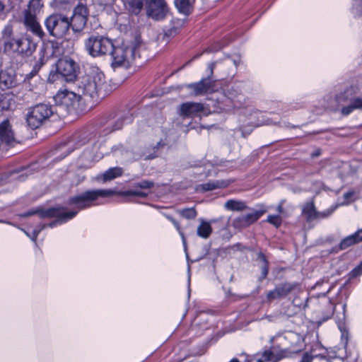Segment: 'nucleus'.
I'll return each instance as SVG.
<instances>
[{
    "label": "nucleus",
    "instance_id": "f257e3e1",
    "mask_svg": "<svg viewBox=\"0 0 362 362\" xmlns=\"http://www.w3.org/2000/svg\"><path fill=\"white\" fill-rule=\"evenodd\" d=\"M77 93L64 91L54 97L57 103L68 109L74 107L82 96L89 97L94 102L104 98L112 91V86L105 80V74L96 69L90 74L83 76L77 81Z\"/></svg>",
    "mask_w": 362,
    "mask_h": 362
},
{
    "label": "nucleus",
    "instance_id": "f03ea898",
    "mask_svg": "<svg viewBox=\"0 0 362 362\" xmlns=\"http://www.w3.org/2000/svg\"><path fill=\"white\" fill-rule=\"evenodd\" d=\"M119 195L123 197H138L144 198L148 194L136 189H130L127 191H115L112 189H92L87 190L80 194L71 197L67 202L69 205H74L78 210H83L94 206L95 202L100 197H108L112 195Z\"/></svg>",
    "mask_w": 362,
    "mask_h": 362
},
{
    "label": "nucleus",
    "instance_id": "7ed1b4c3",
    "mask_svg": "<svg viewBox=\"0 0 362 362\" xmlns=\"http://www.w3.org/2000/svg\"><path fill=\"white\" fill-rule=\"evenodd\" d=\"M140 47V41L136 38L131 43L123 42L119 46L112 45L110 52L112 56V67L128 69L135 59L137 51Z\"/></svg>",
    "mask_w": 362,
    "mask_h": 362
},
{
    "label": "nucleus",
    "instance_id": "20e7f679",
    "mask_svg": "<svg viewBox=\"0 0 362 362\" xmlns=\"http://www.w3.org/2000/svg\"><path fill=\"white\" fill-rule=\"evenodd\" d=\"M79 66L70 57H65L59 59L55 64V71H51L48 80L50 82L62 78L66 81H74L78 72Z\"/></svg>",
    "mask_w": 362,
    "mask_h": 362
},
{
    "label": "nucleus",
    "instance_id": "39448f33",
    "mask_svg": "<svg viewBox=\"0 0 362 362\" xmlns=\"http://www.w3.org/2000/svg\"><path fill=\"white\" fill-rule=\"evenodd\" d=\"M43 4L41 0H30L28 8L23 11V23L27 30L42 38L45 33L37 20V15L40 12Z\"/></svg>",
    "mask_w": 362,
    "mask_h": 362
},
{
    "label": "nucleus",
    "instance_id": "423d86ee",
    "mask_svg": "<svg viewBox=\"0 0 362 362\" xmlns=\"http://www.w3.org/2000/svg\"><path fill=\"white\" fill-rule=\"evenodd\" d=\"M77 213V211H64V209L62 207H55L47 209L31 210L23 214L22 216L27 217L37 214L41 218L56 217L57 219L48 225L52 228L57 224H62L73 218Z\"/></svg>",
    "mask_w": 362,
    "mask_h": 362
},
{
    "label": "nucleus",
    "instance_id": "0eeeda50",
    "mask_svg": "<svg viewBox=\"0 0 362 362\" xmlns=\"http://www.w3.org/2000/svg\"><path fill=\"white\" fill-rule=\"evenodd\" d=\"M57 107L45 103H40L32 107L26 117L28 125L33 129L40 127L54 113Z\"/></svg>",
    "mask_w": 362,
    "mask_h": 362
},
{
    "label": "nucleus",
    "instance_id": "6e6552de",
    "mask_svg": "<svg viewBox=\"0 0 362 362\" xmlns=\"http://www.w3.org/2000/svg\"><path fill=\"white\" fill-rule=\"evenodd\" d=\"M49 34L56 38H62L70 28L69 18L62 13H53L44 22Z\"/></svg>",
    "mask_w": 362,
    "mask_h": 362
},
{
    "label": "nucleus",
    "instance_id": "1a4fd4ad",
    "mask_svg": "<svg viewBox=\"0 0 362 362\" xmlns=\"http://www.w3.org/2000/svg\"><path fill=\"white\" fill-rule=\"evenodd\" d=\"M112 45L113 43L110 39L99 35H91L85 41L86 49L93 57H99L110 53Z\"/></svg>",
    "mask_w": 362,
    "mask_h": 362
},
{
    "label": "nucleus",
    "instance_id": "9d476101",
    "mask_svg": "<svg viewBox=\"0 0 362 362\" xmlns=\"http://www.w3.org/2000/svg\"><path fill=\"white\" fill-rule=\"evenodd\" d=\"M21 36L16 35L14 25L7 23L2 28L0 37V46L4 53L8 55H15V51L18 47Z\"/></svg>",
    "mask_w": 362,
    "mask_h": 362
},
{
    "label": "nucleus",
    "instance_id": "9b49d317",
    "mask_svg": "<svg viewBox=\"0 0 362 362\" xmlns=\"http://www.w3.org/2000/svg\"><path fill=\"white\" fill-rule=\"evenodd\" d=\"M89 12L86 5L79 3L75 8L73 15L69 19L70 28L74 33H80L85 28Z\"/></svg>",
    "mask_w": 362,
    "mask_h": 362
},
{
    "label": "nucleus",
    "instance_id": "f8f14e48",
    "mask_svg": "<svg viewBox=\"0 0 362 362\" xmlns=\"http://www.w3.org/2000/svg\"><path fill=\"white\" fill-rule=\"evenodd\" d=\"M146 15L154 21H161L169 14L165 0H148L146 5Z\"/></svg>",
    "mask_w": 362,
    "mask_h": 362
},
{
    "label": "nucleus",
    "instance_id": "ddd939ff",
    "mask_svg": "<svg viewBox=\"0 0 362 362\" xmlns=\"http://www.w3.org/2000/svg\"><path fill=\"white\" fill-rule=\"evenodd\" d=\"M298 284L295 282L280 284L267 293V300L271 303L274 300L284 298L295 290Z\"/></svg>",
    "mask_w": 362,
    "mask_h": 362
},
{
    "label": "nucleus",
    "instance_id": "4468645a",
    "mask_svg": "<svg viewBox=\"0 0 362 362\" xmlns=\"http://www.w3.org/2000/svg\"><path fill=\"white\" fill-rule=\"evenodd\" d=\"M265 211H259L252 209L250 212L240 215L232 221V226L237 229L247 228L256 222L264 214Z\"/></svg>",
    "mask_w": 362,
    "mask_h": 362
},
{
    "label": "nucleus",
    "instance_id": "2eb2a0df",
    "mask_svg": "<svg viewBox=\"0 0 362 362\" xmlns=\"http://www.w3.org/2000/svg\"><path fill=\"white\" fill-rule=\"evenodd\" d=\"M133 121V114L125 112L110 118L106 123L107 133H111L122 128L124 124H129Z\"/></svg>",
    "mask_w": 362,
    "mask_h": 362
},
{
    "label": "nucleus",
    "instance_id": "dca6fc26",
    "mask_svg": "<svg viewBox=\"0 0 362 362\" xmlns=\"http://www.w3.org/2000/svg\"><path fill=\"white\" fill-rule=\"evenodd\" d=\"M186 87L193 91V94L196 96L204 95L205 94L212 93L214 90V81L208 76L202 79L200 81L186 85Z\"/></svg>",
    "mask_w": 362,
    "mask_h": 362
},
{
    "label": "nucleus",
    "instance_id": "f3484780",
    "mask_svg": "<svg viewBox=\"0 0 362 362\" xmlns=\"http://www.w3.org/2000/svg\"><path fill=\"white\" fill-rule=\"evenodd\" d=\"M0 142L8 146H13L17 143L12 125L8 119H5L0 123Z\"/></svg>",
    "mask_w": 362,
    "mask_h": 362
},
{
    "label": "nucleus",
    "instance_id": "a211bd4d",
    "mask_svg": "<svg viewBox=\"0 0 362 362\" xmlns=\"http://www.w3.org/2000/svg\"><path fill=\"white\" fill-rule=\"evenodd\" d=\"M36 49V43L28 36H21L15 54L30 56Z\"/></svg>",
    "mask_w": 362,
    "mask_h": 362
},
{
    "label": "nucleus",
    "instance_id": "6ab92c4d",
    "mask_svg": "<svg viewBox=\"0 0 362 362\" xmlns=\"http://www.w3.org/2000/svg\"><path fill=\"white\" fill-rule=\"evenodd\" d=\"M356 88L354 87H349L346 88L343 93L337 95L336 96V100L334 102L336 104H330L327 105V107L331 111H337L339 106L350 101L352 103L354 99V95H356Z\"/></svg>",
    "mask_w": 362,
    "mask_h": 362
},
{
    "label": "nucleus",
    "instance_id": "aec40b11",
    "mask_svg": "<svg viewBox=\"0 0 362 362\" xmlns=\"http://www.w3.org/2000/svg\"><path fill=\"white\" fill-rule=\"evenodd\" d=\"M204 110V106L199 103H185L180 105V115L184 117H194Z\"/></svg>",
    "mask_w": 362,
    "mask_h": 362
},
{
    "label": "nucleus",
    "instance_id": "412c9836",
    "mask_svg": "<svg viewBox=\"0 0 362 362\" xmlns=\"http://www.w3.org/2000/svg\"><path fill=\"white\" fill-rule=\"evenodd\" d=\"M0 84L2 88H9L16 84V74L13 69H2L0 64Z\"/></svg>",
    "mask_w": 362,
    "mask_h": 362
},
{
    "label": "nucleus",
    "instance_id": "4be33fe9",
    "mask_svg": "<svg viewBox=\"0 0 362 362\" xmlns=\"http://www.w3.org/2000/svg\"><path fill=\"white\" fill-rule=\"evenodd\" d=\"M360 242H361V240L359 237L357 236V232H356L355 233L344 238L341 241L339 246L336 249V252H339V250H346L349 247L357 244Z\"/></svg>",
    "mask_w": 362,
    "mask_h": 362
},
{
    "label": "nucleus",
    "instance_id": "5701e85b",
    "mask_svg": "<svg viewBox=\"0 0 362 362\" xmlns=\"http://www.w3.org/2000/svg\"><path fill=\"white\" fill-rule=\"evenodd\" d=\"M200 224L197 227V234L199 237L207 239L212 233L213 229L209 222L205 221L204 219H199Z\"/></svg>",
    "mask_w": 362,
    "mask_h": 362
},
{
    "label": "nucleus",
    "instance_id": "b1692460",
    "mask_svg": "<svg viewBox=\"0 0 362 362\" xmlns=\"http://www.w3.org/2000/svg\"><path fill=\"white\" fill-rule=\"evenodd\" d=\"M148 0H124V4L130 12L134 14H139L143 9L144 4H147Z\"/></svg>",
    "mask_w": 362,
    "mask_h": 362
},
{
    "label": "nucleus",
    "instance_id": "393cba45",
    "mask_svg": "<svg viewBox=\"0 0 362 362\" xmlns=\"http://www.w3.org/2000/svg\"><path fill=\"white\" fill-rule=\"evenodd\" d=\"M225 209L233 211H242L247 209L245 202L240 200L229 199L224 204Z\"/></svg>",
    "mask_w": 362,
    "mask_h": 362
},
{
    "label": "nucleus",
    "instance_id": "a878e982",
    "mask_svg": "<svg viewBox=\"0 0 362 362\" xmlns=\"http://www.w3.org/2000/svg\"><path fill=\"white\" fill-rule=\"evenodd\" d=\"M175 5L179 12L185 15H189L193 8L191 0H175Z\"/></svg>",
    "mask_w": 362,
    "mask_h": 362
},
{
    "label": "nucleus",
    "instance_id": "bb28decb",
    "mask_svg": "<svg viewBox=\"0 0 362 362\" xmlns=\"http://www.w3.org/2000/svg\"><path fill=\"white\" fill-rule=\"evenodd\" d=\"M173 25L170 27L168 29H165L163 30V34H160L158 35V40L162 39L163 41L168 42V39L172 37L175 36L180 28V22L179 21H177V22H173Z\"/></svg>",
    "mask_w": 362,
    "mask_h": 362
},
{
    "label": "nucleus",
    "instance_id": "cd10ccee",
    "mask_svg": "<svg viewBox=\"0 0 362 362\" xmlns=\"http://www.w3.org/2000/svg\"><path fill=\"white\" fill-rule=\"evenodd\" d=\"M13 103L12 95L8 93H0V111L10 110Z\"/></svg>",
    "mask_w": 362,
    "mask_h": 362
},
{
    "label": "nucleus",
    "instance_id": "c85d7f7f",
    "mask_svg": "<svg viewBox=\"0 0 362 362\" xmlns=\"http://www.w3.org/2000/svg\"><path fill=\"white\" fill-rule=\"evenodd\" d=\"M303 214L306 216L308 221H313L315 219L317 215V210L315 209L313 201L306 203L303 209Z\"/></svg>",
    "mask_w": 362,
    "mask_h": 362
},
{
    "label": "nucleus",
    "instance_id": "c756f323",
    "mask_svg": "<svg viewBox=\"0 0 362 362\" xmlns=\"http://www.w3.org/2000/svg\"><path fill=\"white\" fill-rule=\"evenodd\" d=\"M122 174V169L119 167L111 168L104 173L103 180L104 182L113 180Z\"/></svg>",
    "mask_w": 362,
    "mask_h": 362
},
{
    "label": "nucleus",
    "instance_id": "7c9ffc66",
    "mask_svg": "<svg viewBox=\"0 0 362 362\" xmlns=\"http://www.w3.org/2000/svg\"><path fill=\"white\" fill-rule=\"evenodd\" d=\"M258 259L261 261V276L259 277V281H262L264 279L269 272V262L266 259V257L262 253H259Z\"/></svg>",
    "mask_w": 362,
    "mask_h": 362
},
{
    "label": "nucleus",
    "instance_id": "2f4dec72",
    "mask_svg": "<svg viewBox=\"0 0 362 362\" xmlns=\"http://www.w3.org/2000/svg\"><path fill=\"white\" fill-rule=\"evenodd\" d=\"M180 216L186 219H194L196 218L197 213L194 208H187L178 211Z\"/></svg>",
    "mask_w": 362,
    "mask_h": 362
},
{
    "label": "nucleus",
    "instance_id": "473e14b6",
    "mask_svg": "<svg viewBox=\"0 0 362 362\" xmlns=\"http://www.w3.org/2000/svg\"><path fill=\"white\" fill-rule=\"evenodd\" d=\"M164 216L166 217V218H168L169 221H170L173 223V224L175 226V227L176 228V229L177 230L179 234L180 235V236L182 238L183 244L185 245L186 239H185L184 233L182 232V230L180 229L179 223L173 216H171L170 215L164 214Z\"/></svg>",
    "mask_w": 362,
    "mask_h": 362
},
{
    "label": "nucleus",
    "instance_id": "72a5a7b5",
    "mask_svg": "<svg viewBox=\"0 0 362 362\" xmlns=\"http://www.w3.org/2000/svg\"><path fill=\"white\" fill-rule=\"evenodd\" d=\"M353 13L358 16H362V0H353Z\"/></svg>",
    "mask_w": 362,
    "mask_h": 362
},
{
    "label": "nucleus",
    "instance_id": "f704fd0d",
    "mask_svg": "<svg viewBox=\"0 0 362 362\" xmlns=\"http://www.w3.org/2000/svg\"><path fill=\"white\" fill-rule=\"evenodd\" d=\"M222 186L220 182L218 181L209 182L202 185V187L204 191H211L217 188H220Z\"/></svg>",
    "mask_w": 362,
    "mask_h": 362
},
{
    "label": "nucleus",
    "instance_id": "c9c22d12",
    "mask_svg": "<svg viewBox=\"0 0 362 362\" xmlns=\"http://www.w3.org/2000/svg\"><path fill=\"white\" fill-rule=\"evenodd\" d=\"M337 206H332L329 209H327L323 211H317V215L315 216V219H320V218H325L328 216H329L336 209Z\"/></svg>",
    "mask_w": 362,
    "mask_h": 362
},
{
    "label": "nucleus",
    "instance_id": "e433bc0d",
    "mask_svg": "<svg viewBox=\"0 0 362 362\" xmlns=\"http://www.w3.org/2000/svg\"><path fill=\"white\" fill-rule=\"evenodd\" d=\"M154 186V182L150 180H141L139 182H136L134 184V187H139L141 189H151Z\"/></svg>",
    "mask_w": 362,
    "mask_h": 362
},
{
    "label": "nucleus",
    "instance_id": "4c0bfd02",
    "mask_svg": "<svg viewBox=\"0 0 362 362\" xmlns=\"http://www.w3.org/2000/svg\"><path fill=\"white\" fill-rule=\"evenodd\" d=\"M289 352L286 349H281L274 351L275 362H279L280 360L288 357Z\"/></svg>",
    "mask_w": 362,
    "mask_h": 362
},
{
    "label": "nucleus",
    "instance_id": "58836bf2",
    "mask_svg": "<svg viewBox=\"0 0 362 362\" xmlns=\"http://www.w3.org/2000/svg\"><path fill=\"white\" fill-rule=\"evenodd\" d=\"M262 359L264 362H275L274 351L267 350L263 352Z\"/></svg>",
    "mask_w": 362,
    "mask_h": 362
},
{
    "label": "nucleus",
    "instance_id": "ea45409f",
    "mask_svg": "<svg viewBox=\"0 0 362 362\" xmlns=\"http://www.w3.org/2000/svg\"><path fill=\"white\" fill-rule=\"evenodd\" d=\"M267 221L276 227H279L282 222L279 215H269L267 217Z\"/></svg>",
    "mask_w": 362,
    "mask_h": 362
},
{
    "label": "nucleus",
    "instance_id": "a19ab883",
    "mask_svg": "<svg viewBox=\"0 0 362 362\" xmlns=\"http://www.w3.org/2000/svg\"><path fill=\"white\" fill-rule=\"evenodd\" d=\"M71 0H53L52 2V6L56 8L62 9L65 7V6L71 4Z\"/></svg>",
    "mask_w": 362,
    "mask_h": 362
},
{
    "label": "nucleus",
    "instance_id": "79ce46f5",
    "mask_svg": "<svg viewBox=\"0 0 362 362\" xmlns=\"http://www.w3.org/2000/svg\"><path fill=\"white\" fill-rule=\"evenodd\" d=\"M47 50L49 49H52L51 54L52 55H58L59 54V43L57 42L51 41L49 45H47Z\"/></svg>",
    "mask_w": 362,
    "mask_h": 362
},
{
    "label": "nucleus",
    "instance_id": "37998d69",
    "mask_svg": "<svg viewBox=\"0 0 362 362\" xmlns=\"http://www.w3.org/2000/svg\"><path fill=\"white\" fill-rule=\"evenodd\" d=\"M355 107L353 104V103H351V104L348 106H346V107H344L342 109H341V113L343 115H349L351 112H352V111L354 110H355Z\"/></svg>",
    "mask_w": 362,
    "mask_h": 362
},
{
    "label": "nucleus",
    "instance_id": "c03bdc74",
    "mask_svg": "<svg viewBox=\"0 0 362 362\" xmlns=\"http://www.w3.org/2000/svg\"><path fill=\"white\" fill-rule=\"evenodd\" d=\"M362 274V262L351 271V275L353 277L357 276Z\"/></svg>",
    "mask_w": 362,
    "mask_h": 362
},
{
    "label": "nucleus",
    "instance_id": "a18cd8bd",
    "mask_svg": "<svg viewBox=\"0 0 362 362\" xmlns=\"http://www.w3.org/2000/svg\"><path fill=\"white\" fill-rule=\"evenodd\" d=\"M352 103L356 109L362 110V98H354Z\"/></svg>",
    "mask_w": 362,
    "mask_h": 362
},
{
    "label": "nucleus",
    "instance_id": "49530a36",
    "mask_svg": "<svg viewBox=\"0 0 362 362\" xmlns=\"http://www.w3.org/2000/svg\"><path fill=\"white\" fill-rule=\"evenodd\" d=\"M215 66H216V62H211V63L209 64V65H208V69H209V71H210V75L209 76H210V78H211V76L213 75Z\"/></svg>",
    "mask_w": 362,
    "mask_h": 362
},
{
    "label": "nucleus",
    "instance_id": "de8ad7c7",
    "mask_svg": "<svg viewBox=\"0 0 362 362\" xmlns=\"http://www.w3.org/2000/svg\"><path fill=\"white\" fill-rule=\"evenodd\" d=\"M335 100H336V97L334 98H332V97H328L327 103L326 105H325V107L327 110H329L327 107V105H330V104H336V103L334 102Z\"/></svg>",
    "mask_w": 362,
    "mask_h": 362
},
{
    "label": "nucleus",
    "instance_id": "09e8293b",
    "mask_svg": "<svg viewBox=\"0 0 362 362\" xmlns=\"http://www.w3.org/2000/svg\"><path fill=\"white\" fill-rule=\"evenodd\" d=\"M46 226H47L46 225H43V226H42V228H45ZM40 230H41V228H40V229H39V230H35L33 231V237L32 238V240H33L35 241V240H36V238H37V235H38V233H40Z\"/></svg>",
    "mask_w": 362,
    "mask_h": 362
},
{
    "label": "nucleus",
    "instance_id": "8fccbe9b",
    "mask_svg": "<svg viewBox=\"0 0 362 362\" xmlns=\"http://www.w3.org/2000/svg\"><path fill=\"white\" fill-rule=\"evenodd\" d=\"M284 200H282V201L279 203V204L278 205V206H277V211H278V212H279V213H280V214L283 213V211H284V209H283V204H284Z\"/></svg>",
    "mask_w": 362,
    "mask_h": 362
},
{
    "label": "nucleus",
    "instance_id": "3c124183",
    "mask_svg": "<svg viewBox=\"0 0 362 362\" xmlns=\"http://www.w3.org/2000/svg\"><path fill=\"white\" fill-rule=\"evenodd\" d=\"M356 232H357V236L359 237L362 241V228L358 230Z\"/></svg>",
    "mask_w": 362,
    "mask_h": 362
},
{
    "label": "nucleus",
    "instance_id": "603ef678",
    "mask_svg": "<svg viewBox=\"0 0 362 362\" xmlns=\"http://www.w3.org/2000/svg\"><path fill=\"white\" fill-rule=\"evenodd\" d=\"M115 0H101L103 4H107L114 2Z\"/></svg>",
    "mask_w": 362,
    "mask_h": 362
},
{
    "label": "nucleus",
    "instance_id": "864d4df0",
    "mask_svg": "<svg viewBox=\"0 0 362 362\" xmlns=\"http://www.w3.org/2000/svg\"><path fill=\"white\" fill-rule=\"evenodd\" d=\"M320 150H317L312 154V156H313V157H317V156H320Z\"/></svg>",
    "mask_w": 362,
    "mask_h": 362
},
{
    "label": "nucleus",
    "instance_id": "5fc2aeb1",
    "mask_svg": "<svg viewBox=\"0 0 362 362\" xmlns=\"http://www.w3.org/2000/svg\"><path fill=\"white\" fill-rule=\"evenodd\" d=\"M352 194H353V193H352V192H346V193H345V194H344V197H345L346 199H348V198H349L350 197H351V196H352Z\"/></svg>",
    "mask_w": 362,
    "mask_h": 362
},
{
    "label": "nucleus",
    "instance_id": "6e6d98bb",
    "mask_svg": "<svg viewBox=\"0 0 362 362\" xmlns=\"http://www.w3.org/2000/svg\"><path fill=\"white\" fill-rule=\"evenodd\" d=\"M229 362H240V361L238 358H232Z\"/></svg>",
    "mask_w": 362,
    "mask_h": 362
},
{
    "label": "nucleus",
    "instance_id": "4d7b16f0",
    "mask_svg": "<svg viewBox=\"0 0 362 362\" xmlns=\"http://www.w3.org/2000/svg\"><path fill=\"white\" fill-rule=\"evenodd\" d=\"M257 362H264L263 359L262 358H259L257 361Z\"/></svg>",
    "mask_w": 362,
    "mask_h": 362
},
{
    "label": "nucleus",
    "instance_id": "13d9d810",
    "mask_svg": "<svg viewBox=\"0 0 362 362\" xmlns=\"http://www.w3.org/2000/svg\"><path fill=\"white\" fill-rule=\"evenodd\" d=\"M16 1L21 2L23 0H16Z\"/></svg>",
    "mask_w": 362,
    "mask_h": 362
}]
</instances>
